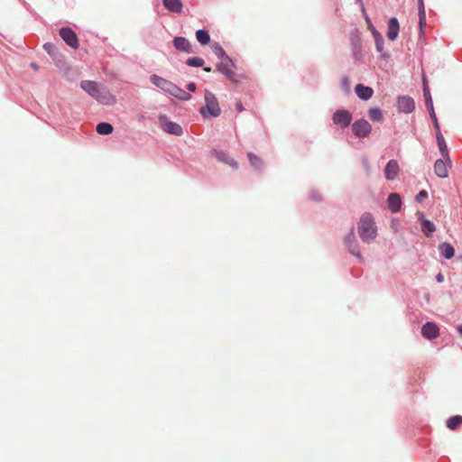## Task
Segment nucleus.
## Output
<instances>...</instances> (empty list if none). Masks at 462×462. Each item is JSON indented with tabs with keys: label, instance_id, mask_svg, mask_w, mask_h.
I'll list each match as a JSON object with an SVG mask.
<instances>
[{
	"label": "nucleus",
	"instance_id": "obj_49",
	"mask_svg": "<svg viewBox=\"0 0 462 462\" xmlns=\"http://www.w3.org/2000/svg\"><path fill=\"white\" fill-rule=\"evenodd\" d=\"M31 67H32V69H39L38 64H37V63H35V62H32V63H31Z\"/></svg>",
	"mask_w": 462,
	"mask_h": 462
},
{
	"label": "nucleus",
	"instance_id": "obj_28",
	"mask_svg": "<svg viewBox=\"0 0 462 462\" xmlns=\"http://www.w3.org/2000/svg\"><path fill=\"white\" fill-rule=\"evenodd\" d=\"M247 157H248V160H249V162L251 164V166L255 170V171H261L263 167V162L262 161V159L257 156L256 154L253 153V152H248L247 153Z\"/></svg>",
	"mask_w": 462,
	"mask_h": 462
},
{
	"label": "nucleus",
	"instance_id": "obj_25",
	"mask_svg": "<svg viewBox=\"0 0 462 462\" xmlns=\"http://www.w3.org/2000/svg\"><path fill=\"white\" fill-rule=\"evenodd\" d=\"M375 50L377 52L381 53L380 58L383 60H388L391 55L388 52L383 51L384 40L383 35L374 37Z\"/></svg>",
	"mask_w": 462,
	"mask_h": 462
},
{
	"label": "nucleus",
	"instance_id": "obj_45",
	"mask_svg": "<svg viewBox=\"0 0 462 462\" xmlns=\"http://www.w3.org/2000/svg\"><path fill=\"white\" fill-rule=\"evenodd\" d=\"M434 129L436 131V139H438V136H439V134H442L441 131H440L439 125L436 124V125H434Z\"/></svg>",
	"mask_w": 462,
	"mask_h": 462
},
{
	"label": "nucleus",
	"instance_id": "obj_47",
	"mask_svg": "<svg viewBox=\"0 0 462 462\" xmlns=\"http://www.w3.org/2000/svg\"><path fill=\"white\" fill-rule=\"evenodd\" d=\"M356 3H357V4H359L361 5V10H362L364 15L366 14H365V9L364 4H363V1L362 0H356Z\"/></svg>",
	"mask_w": 462,
	"mask_h": 462
},
{
	"label": "nucleus",
	"instance_id": "obj_40",
	"mask_svg": "<svg viewBox=\"0 0 462 462\" xmlns=\"http://www.w3.org/2000/svg\"><path fill=\"white\" fill-rule=\"evenodd\" d=\"M429 196L428 191L425 189L420 190L417 195L415 196V201L418 203L422 202L425 199H427Z\"/></svg>",
	"mask_w": 462,
	"mask_h": 462
},
{
	"label": "nucleus",
	"instance_id": "obj_2",
	"mask_svg": "<svg viewBox=\"0 0 462 462\" xmlns=\"http://www.w3.org/2000/svg\"><path fill=\"white\" fill-rule=\"evenodd\" d=\"M150 81L163 92L176 97L179 100L188 101L191 99V95L189 93L183 90L181 88L178 87L170 80L165 79L156 74L151 75Z\"/></svg>",
	"mask_w": 462,
	"mask_h": 462
},
{
	"label": "nucleus",
	"instance_id": "obj_22",
	"mask_svg": "<svg viewBox=\"0 0 462 462\" xmlns=\"http://www.w3.org/2000/svg\"><path fill=\"white\" fill-rule=\"evenodd\" d=\"M80 88L87 92L91 97L96 96V93L97 92V89L99 88V86L96 81L92 80H82L80 82Z\"/></svg>",
	"mask_w": 462,
	"mask_h": 462
},
{
	"label": "nucleus",
	"instance_id": "obj_30",
	"mask_svg": "<svg viewBox=\"0 0 462 462\" xmlns=\"http://www.w3.org/2000/svg\"><path fill=\"white\" fill-rule=\"evenodd\" d=\"M96 130L101 135H107L113 133L114 127L110 123L101 122L97 125Z\"/></svg>",
	"mask_w": 462,
	"mask_h": 462
},
{
	"label": "nucleus",
	"instance_id": "obj_39",
	"mask_svg": "<svg viewBox=\"0 0 462 462\" xmlns=\"http://www.w3.org/2000/svg\"><path fill=\"white\" fill-rule=\"evenodd\" d=\"M365 19L366 20V22L368 23V29L370 30L373 37H377V36H380L382 35L376 29L375 27L372 24V23L370 22V19L369 17L367 16V14H365Z\"/></svg>",
	"mask_w": 462,
	"mask_h": 462
},
{
	"label": "nucleus",
	"instance_id": "obj_27",
	"mask_svg": "<svg viewBox=\"0 0 462 462\" xmlns=\"http://www.w3.org/2000/svg\"><path fill=\"white\" fill-rule=\"evenodd\" d=\"M437 143L440 152L441 156L445 161L450 162L449 152L446 143V141L442 134H439L437 139Z\"/></svg>",
	"mask_w": 462,
	"mask_h": 462
},
{
	"label": "nucleus",
	"instance_id": "obj_13",
	"mask_svg": "<svg viewBox=\"0 0 462 462\" xmlns=\"http://www.w3.org/2000/svg\"><path fill=\"white\" fill-rule=\"evenodd\" d=\"M400 171V167L396 160H390L384 168V177L387 180H394Z\"/></svg>",
	"mask_w": 462,
	"mask_h": 462
},
{
	"label": "nucleus",
	"instance_id": "obj_41",
	"mask_svg": "<svg viewBox=\"0 0 462 462\" xmlns=\"http://www.w3.org/2000/svg\"><path fill=\"white\" fill-rule=\"evenodd\" d=\"M310 199L316 202H320L322 200L321 195L319 191L312 189L310 193Z\"/></svg>",
	"mask_w": 462,
	"mask_h": 462
},
{
	"label": "nucleus",
	"instance_id": "obj_24",
	"mask_svg": "<svg viewBox=\"0 0 462 462\" xmlns=\"http://www.w3.org/2000/svg\"><path fill=\"white\" fill-rule=\"evenodd\" d=\"M418 11H419V28L420 32H424L426 27V11L424 5V0H418Z\"/></svg>",
	"mask_w": 462,
	"mask_h": 462
},
{
	"label": "nucleus",
	"instance_id": "obj_9",
	"mask_svg": "<svg viewBox=\"0 0 462 462\" xmlns=\"http://www.w3.org/2000/svg\"><path fill=\"white\" fill-rule=\"evenodd\" d=\"M397 108L400 112L410 114L415 109V102L410 96H401L397 98Z\"/></svg>",
	"mask_w": 462,
	"mask_h": 462
},
{
	"label": "nucleus",
	"instance_id": "obj_4",
	"mask_svg": "<svg viewBox=\"0 0 462 462\" xmlns=\"http://www.w3.org/2000/svg\"><path fill=\"white\" fill-rule=\"evenodd\" d=\"M351 130L356 138L364 139L371 134L372 125L367 120L360 118L351 125Z\"/></svg>",
	"mask_w": 462,
	"mask_h": 462
},
{
	"label": "nucleus",
	"instance_id": "obj_21",
	"mask_svg": "<svg viewBox=\"0 0 462 462\" xmlns=\"http://www.w3.org/2000/svg\"><path fill=\"white\" fill-rule=\"evenodd\" d=\"M446 162L444 159H438L434 163V171L439 178L445 179L448 176Z\"/></svg>",
	"mask_w": 462,
	"mask_h": 462
},
{
	"label": "nucleus",
	"instance_id": "obj_50",
	"mask_svg": "<svg viewBox=\"0 0 462 462\" xmlns=\"http://www.w3.org/2000/svg\"><path fill=\"white\" fill-rule=\"evenodd\" d=\"M457 330L459 333V335L462 337V324L457 326Z\"/></svg>",
	"mask_w": 462,
	"mask_h": 462
},
{
	"label": "nucleus",
	"instance_id": "obj_18",
	"mask_svg": "<svg viewBox=\"0 0 462 462\" xmlns=\"http://www.w3.org/2000/svg\"><path fill=\"white\" fill-rule=\"evenodd\" d=\"M97 101L102 104H111L115 97L114 96L107 90L106 88H99L97 89V92L96 93V96L93 97Z\"/></svg>",
	"mask_w": 462,
	"mask_h": 462
},
{
	"label": "nucleus",
	"instance_id": "obj_5",
	"mask_svg": "<svg viewBox=\"0 0 462 462\" xmlns=\"http://www.w3.org/2000/svg\"><path fill=\"white\" fill-rule=\"evenodd\" d=\"M353 116L350 111L345 108L336 110L332 115L333 124L345 129L351 125Z\"/></svg>",
	"mask_w": 462,
	"mask_h": 462
},
{
	"label": "nucleus",
	"instance_id": "obj_46",
	"mask_svg": "<svg viewBox=\"0 0 462 462\" xmlns=\"http://www.w3.org/2000/svg\"><path fill=\"white\" fill-rule=\"evenodd\" d=\"M436 281H437L438 282H439V283H440V282H442L444 281V276H443V274H442V273H438V274L436 275Z\"/></svg>",
	"mask_w": 462,
	"mask_h": 462
},
{
	"label": "nucleus",
	"instance_id": "obj_10",
	"mask_svg": "<svg viewBox=\"0 0 462 462\" xmlns=\"http://www.w3.org/2000/svg\"><path fill=\"white\" fill-rule=\"evenodd\" d=\"M211 153L218 162L228 164L233 169L238 168L237 162L231 158L227 152L223 150L213 149Z\"/></svg>",
	"mask_w": 462,
	"mask_h": 462
},
{
	"label": "nucleus",
	"instance_id": "obj_35",
	"mask_svg": "<svg viewBox=\"0 0 462 462\" xmlns=\"http://www.w3.org/2000/svg\"><path fill=\"white\" fill-rule=\"evenodd\" d=\"M351 45L354 56L356 58L357 54L361 51L362 45L361 41L358 37H352L351 38Z\"/></svg>",
	"mask_w": 462,
	"mask_h": 462
},
{
	"label": "nucleus",
	"instance_id": "obj_7",
	"mask_svg": "<svg viewBox=\"0 0 462 462\" xmlns=\"http://www.w3.org/2000/svg\"><path fill=\"white\" fill-rule=\"evenodd\" d=\"M217 70L224 75L228 80L234 83H237L238 79L236 78V74L233 71L236 68L235 61L230 57V61L220 60L216 66Z\"/></svg>",
	"mask_w": 462,
	"mask_h": 462
},
{
	"label": "nucleus",
	"instance_id": "obj_38",
	"mask_svg": "<svg viewBox=\"0 0 462 462\" xmlns=\"http://www.w3.org/2000/svg\"><path fill=\"white\" fill-rule=\"evenodd\" d=\"M43 49L50 56H55L57 53V48L51 42L44 43Z\"/></svg>",
	"mask_w": 462,
	"mask_h": 462
},
{
	"label": "nucleus",
	"instance_id": "obj_43",
	"mask_svg": "<svg viewBox=\"0 0 462 462\" xmlns=\"http://www.w3.org/2000/svg\"><path fill=\"white\" fill-rule=\"evenodd\" d=\"M187 89L190 92H194L197 88V86L194 82H189L186 86Z\"/></svg>",
	"mask_w": 462,
	"mask_h": 462
},
{
	"label": "nucleus",
	"instance_id": "obj_15",
	"mask_svg": "<svg viewBox=\"0 0 462 462\" xmlns=\"http://www.w3.org/2000/svg\"><path fill=\"white\" fill-rule=\"evenodd\" d=\"M422 91H423V97L425 99V105L429 111V114L432 113V111H435V110H434V106H433L432 97H431L430 88L428 85L427 77L425 75L422 76Z\"/></svg>",
	"mask_w": 462,
	"mask_h": 462
},
{
	"label": "nucleus",
	"instance_id": "obj_37",
	"mask_svg": "<svg viewBox=\"0 0 462 462\" xmlns=\"http://www.w3.org/2000/svg\"><path fill=\"white\" fill-rule=\"evenodd\" d=\"M340 86L346 94L350 93V80L348 77L345 76L341 79Z\"/></svg>",
	"mask_w": 462,
	"mask_h": 462
},
{
	"label": "nucleus",
	"instance_id": "obj_48",
	"mask_svg": "<svg viewBox=\"0 0 462 462\" xmlns=\"http://www.w3.org/2000/svg\"><path fill=\"white\" fill-rule=\"evenodd\" d=\"M236 109H237L238 111H243V110H244V107H243V105H242V103H241V102H237V103H236Z\"/></svg>",
	"mask_w": 462,
	"mask_h": 462
},
{
	"label": "nucleus",
	"instance_id": "obj_44",
	"mask_svg": "<svg viewBox=\"0 0 462 462\" xmlns=\"http://www.w3.org/2000/svg\"><path fill=\"white\" fill-rule=\"evenodd\" d=\"M430 116L432 120L433 125H436V124H439L435 111H432V113H430Z\"/></svg>",
	"mask_w": 462,
	"mask_h": 462
},
{
	"label": "nucleus",
	"instance_id": "obj_17",
	"mask_svg": "<svg viewBox=\"0 0 462 462\" xmlns=\"http://www.w3.org/2000/svg\"><path fill=\"white\" fill-rule=\"evenodd\" d=\"M355 92L358 98L367 101L373 97L374 91L373 88L359 83L355 87Z\"/></svg>",
	"mask_w": 462,
	"mask_h": 462
},
{
	"label": "nucleus",
	"instance_id": "obj_11",
	"mask_svg": "<svg viewBox=\"0 0 462 462\" xmlns=\"http://www.w3.org/2000/svg\"><path fill=\"white\" fill-rule=\"evenodd\" d=\"M421 335L427 339H435L439 335L438 325L432 321H427L421 328Z\"/></svg>",
	"mask_w": 462,
	"mask_h": 462
},
{
	"label": "nucleus",
	"instance_id": "obj_29",
	"mask_svg": "<svg viewBox=\"0 0 462 462\" xmlns=\"http://www.w3.org/2000/svg\"><path fill=\"white\" fill-rule=\"evenodd\" d=\"M196 39L201 45H207L210 42V34L206 29H199L196 32Z\"/></svg>",
	"mask_w": 462,
	"mask_h": 462
},
{
	"label": "nucleus",
	"instance_id": "obj_26",
	"mask_svg": "<svg viewBox=\"0 0 462 462\" xmlns=\"http://www.w3.org/2000/svg\"><path fill=\"white\" fill-rule=\"evenodd\" d=\"M211 48L213 53L218 60L230 61V56L226 54V51L218 42H214Z\"/></svg>",
	"mask_w": 462,
	"mask_h": 462
},
{
	"label": "nucleus",
	"instance_id": "obj_1",
	"mask_svg": "<svg viewBox=\"0 0 462 462\" xmlns=\"http://www.w3.org/2000/svg\"><path fill=\"white\" fill-rule=\"evenodd\" d=\"M357 234L360 239L368 245L376 238L377 226L372 213L365 212L361 215L357 224Z\"/></svg>",
	"mask_w": 462,
	"mask_h": 462
},
{
	"label": "nucleus",
	"instance_id": "obj_51",
	"mask_svg": "<svg viewBox=\"0 0 462 462\" xmlns=\"http://www.w3.org/2000/svg\"><path fill=\"white\" fill-rule=\"evenodd\" d=\"M204 70L207 71V72H209V71H211V68L210 67H204Z\"/></svg>",
	"mask_w": 462,
	"mask_h": 462
},
{
	"label": "nucleus",
	"instance_id": "obj_32",
	"mask_svg": "<svg viewBox=\"0 0 462 462\" xmlns=\"http://www.w3.org/2000/svg\"><path fill=\"white\" fill-rule=\"evenodd\" d=\"M461 424H462V416L461 415H454V416L449 417L447 420V427L449 430H455Z\"/></svg>",
	"mask_w": 462,
	"mask_h": 462
},
{
	"label": "nucleus",
	"instance_id": "obj_36",
	"mask_svg": "<svg viewBox=\"0 0 462 462\" xmlns=\"http://www.w3.org/2000/svg\"><path fill=\"white\" fill-rule=\"evenodd\" d=\"M356 235H355V230H354V227L352 226L348 232V234L345 236V239H344V244L345 245H348V244H353L355 242H356Z\"/></svg>",
	"mask_w": 462,
	"mask_h": 462
},
{
	"label": "nucleus",
	"instance_id": "obj_6",
	"mask_svg": "<svg viewBox=\"0 0 462 462\" xmlns=\"http://www.w3.org/2000/svg\"><path fill=\"white\" fill-rule=\"evenodd\" d=\"M158 120L165 133L175 136H181L183 134L182 127L179 124L169 120L166 115H160Z\"/></svg>",
	"mask_w": 462,
	"mask_h": 462
},
{
	"label": "nucleus",
	"instance_id": "obj_19",
	"mask_svg": "<svg viewBox=\"0 0 462 462\" xmlns=\"http://www.w3.org/2000/svg\"><path fill=\"white\" fill-rule=\"evenodd\" d=\"M419 220H420L421 232L427 237H430L436 230V226H435L434 223L432 221H430V219L423 218L422 213H420V215L419 217Z\"/></svg>",
	"mask_w": 462,
	"mask_h": 462
},
{
	"label": "nucleus",
	"instance_id": "obj_20",
	"mask_svg": "<svg viewBox=\"0 0 462 462\" xmlns=\"http://www.w3.org/2000/svg\"><path fill=\"white\" fill-rule=\"evenodd\" d=\"M438 248H439L440 256L443 257L444 259L450 260L455 255L454 246L448 242L440 243L439 245Z\"/></svg>",
	"mask_w": 462,
	"mask_h": 462
},
{
	"label": "nucleus",
	"instance_id": "obj_31",
	"mask_svg": "<svg viewBox=\"0 0 462 462\" xmlns=\"http://www.w3.org/2000/svg\"><path fill=\"white\" fill-rule=\"evenodd\" d=\"M346 247L347 248L348 252L351 254H353L354 256H356L357 258L358 262L362 263L364 261L357 241L353 244L346 245Z\"/></svg>",
	"mask_w": 462,
	"mask_h": 462
},
{
	"label": "nucleus",
	"instance_id": "obj_14",
	"mask_svg": "<svg viewBox=\"0 0 462 462\" xmlns=\"http://www.w3.org/2000/svg\"><path fill=\"white\" fill-rule=\"evenodd\" d=\"M173 46L177 51L185 52V53H193V50L191 48L190 42L189 40L183 36H176L173 41Z\"/></svg>",
	"mask_w": 462,
	"mask_h": 462
},
{
	"label": "nucleus",
	"instance_id": "obj_23",
	"mask_svg": "<svg viewBox=\"0 0 462 462\" xmlns=\"http://www.w3.org/2000/svg\"><path fill=\"white\" fill-rule=\"evenodd\" d=\"M162 4L167 10L176 14H180L183 8L180 0H162Z\"/></svg>",
	"mask_w": 462,
	"mask_h": 462
},
{
	"label": "nucleus",
	"instance_id": "obj_33",
	"mask_svg": "<svg viewBox=\"0 0 462 462\" xmlns=\"http://www.w3.org/2000/svg\"><path fill=\"white\" fill-rule=\"evenodd\" d=\"M368 116L373 122H381L383 120L382 110L379 107H372L368 110Z\"/></svg>",
	"mask_w": 462,
	"mask_h": 462
},
{
	"label": "nucleus",
	"instance_id": "obj_3",
	"mask_svg": "<svg viewBox=\"0 0 462 462\" xmlns=\"http://www.w3.org/2000/svg\"><path fill=\"white\" fill-rule=\"evenodd\" d=\"M205 106L200 107L199 112L204 118L217 117L221 114L216 96L209 90H205Z\"/></svg>",
	"mask_w": 462,
	"mask_h": 462
},
{
	"label": "nucleus",
	"instance_id": "obj_12",
	"mask_svg": "<svg viewBox=\"0 0 462 462\" xmlns=\"http://www.w3.org/2000/svg\"><path fill=\"white\" fill-rule=\"evenodd\" d=\"M386 203L389 210L392 213H398L401 210L402 205L401 195L397 192L390 193L388 195Z\"/></svg>",
	"mask_w": 462,
	"mask_h": 462
},
{
	"label": "nucleus",
	"instance_id": "obj_16",
	"mask_svg": "<svg viewBox=\"0 0 462 462\" xmlns=\"http://www.w3.org/2000/svg\"><path fill=\"white\" fill-rule=\"evenodd\" d=\"M400 32V23L396 17H391L388 20V27L386 35L390 41H394L398 37Z\"/></svg>",
	"mask_w": 462,
	"mask_h": 462
},
{
	"label": "nucleus",
	"instance_id": "obj_34",
	"mask_svg": "<svg viewBox=\"0 0 462 462\" xmlns=\"http://www.w3.org/2000/svg\"><path fill=\"white\" fill-rule=\"evenodd\" d=\"M205 61L200 57H190L186 60V64L189 67H202L204 65Z\"/></svg>",
	"mask_w": 462,
	"mask_h": 462
},
{
	"label": "nucleus",
	"instance_id": "obj_42",
	"mask_svg": "<svg viewBox=\"0 0 462 462\" xmlns=\"http://www.w3.org/2000/svg\"><path fill=\"white\" fill-rule=\"evenodd\" d=\"M362 163H363V166L365 169V171H370V164H369V162H368L367 158H365V157L362 158Z\"/></svg>",
	"mask_w": 462,
	"mask_h": 462
},
{
	"label": "nucleus",
	"instance_id": "obj_8",
	"mask_svg": "<svg viewBox=\"0 0 462 462\" xmlns=\"http://www.w3.org/2000/svg\"><path fill=\"white\" fill-rule=\"evenodd\" d=\"M60 36L67 45L73 49H78L79 39L76 32L70 27H61L60 29Z\"/></svg>",
	"mask_w": 462,
	"mask_h": 462
}]
</instances>
